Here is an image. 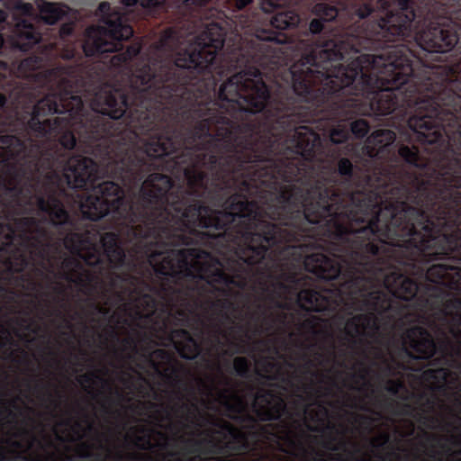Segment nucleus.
Masks as SVG:
<instances>
[{"label": "nucleus", "mask_w": 461, "mask_h": 461, "mask_svg": "<svg viewBox=\"0 0 461 461\" xmlns=\"http://www.w3.org/2000/svg\"><path fill=\"white\" fill-rule=\"evenodd\" d=\"M300 18L236 35L207 23L170 57L128 68L124 18L85 30V57L57 65V147L82 146L126 185L181 175L220 209L301 233L461 197V78L365 22Z\"/></svg>", "instance_id": "f257e3e1"}, {"label": "nucleus", "mask_w": 461, "mask_h": 461, "mask_svg": "<svg viewBox=\"0 0 461 461\" xmlns=\"http://www.w3.org/2000/svg\"><path fill=\"white\" fill-rule=\"evenodd\" d=\"M43 182L36 196V214L64 236L74 257L61 262L59 277L93 294L108 279L115 291L122 284L142 285L140 320L164 332L181 358L192 361L201 353L203 339L209 350L227 336L220 323L191 315L195 294L251 283L261 287L265 300L289 310L279 300L297 295L310 276L286 248L303 246V233L250 214L221 208L173 189L167 174H149L126 185L112 168L62 149L43 153Z\"/></svg>", "instance_id": "f03ea898"}, {"label": "nucleus", "mask_w": 461, "mask_h": 461, "mask_svg": "<svg viewBox=\"0 0 461 461\" xmlns=\"http://www.w3.org/2000/svg\"><path fill=\"white\" fill-rule=\"evenodd\" d=\"M382 214L306 232L303 245L285 249L300 268L330 284L318 290L310 278L300 286V312H367L345 321L344 334L354 345L378 331L377 316L395 312L393 298L418 302L426 288L461 294V197L412 209L390 207Z\"/></svg>", "instance_id": "7ed1b4c3"}, {"label": "nucleus", "mask_w": 461, "mask_h": 461, "mask_svg": "<svg viewBox=\"0 0 461 461\" xmlns=\"http://www.w3.org/2000/svg\"><path fill=\"white\" fill-rule=\"evenodd\" d=\"M48 147H0V262L11 275L50 259V231L35 217V197L40 194L42 153Z\"/></svg>", "instance_id": "20e7f679"}, {"label": "nucleus", "mask_w": 461, "mask_h": 461, "mask_svg": "<svg viewBox=\"0 0 461 461\" xmlns=\"http://www.w3.org/2000/svg\"><path fill=\"white\" fill-rule=\"evenodd\" d=\"M348 14L461 78V0H354Z\"/></svg>", "instance_id": "39448f33"}, {"label": "nucleus", "mask_w": 461, "mask_h": 461, "mask_svg": "<svg viewBox=\"0 0 461 461\" xmlns=\"http://www.w3.org/2000/svg\"><path fill=\"white\" fill-rule=\"evenodd\" d=\"M407 303L425 326L413 325L402 332L396 356L384 372L396 375L398 371H419L414 362L431 361L440 367L427 369L422 375L428 381H443L447 375L445 367L461 369V300H447L445 292L425 288L418 302Z\"/></svg>", "instance_id": "423d86ee"}, {"label": "nucleus", "mask_w": 461, "mask_h": 461, "mask_svg": "<svg viewBox=\"0 0 461 461\" xmlns=\"http://www.w3.org/2000/svg\"><path fill=\"white\" fill-rule=\"evenodd\" d=\"M255 416L262 422L276 421L287 430L289 436L293 435L291 426L282 418L288 414L285 399L271 389L259 388L255 392L254 403H252Z\"/></svg>", "instance_id": "0eeeda50"}, {"label": "nucleus", "mask_w": 461, "mask_h": 461, "mask_svg": "<svg viewBox=\"0 0 461 461\" xmlns=\"http://www.w3.org/2000/svg\"><path fill=\"white\" fill-rule=\"evenodd\" d=\"M214 427L219 429H214L213 433L216 435H221L222 433L231 437L232 441L234 442H226L224 445H221L214 440L212 438H209L206 439H187L185 440V444H186V451L187 454H195L201 453V447L203 444H208L210 446V449L207 450L206 453L210 454H221L225 449L233 452H240L246 449V443L243 440L242 435L237 430V429L232 426L228 421L224 420H214Z\"/></svg>", "instance_id": "6e6552de"}, {"label": "nucleus", "mask_w": 461, "mask_h": 461, "mask_svg": "<svg viewBox=\"0 0 461 461\" xmlns=\"http://www.w3.org/2000/svg\"><path fill=\"white\" fill-rule=\"evenodd\" d=\"M224 385L227 387L219 390L217 393V398H219L220 403L226 410V415L228 418L237 421H253L252 416L244 413L245 402L236 391L230 387V381L228 378L223 379Z\"/></svg>", "instance_id": "1a4fd4ad"}, {"label": "nucleus", "mask_w": 461, "mask_h": 461, "mask_svg": "<svg viewBox=\"0 0 461 461\" xmlns=\"http://www.w3.org/2000/svg\"><path fill=\"white\" fill-rule=\"evenodd\" d=\"M152 357L160 359L162 361H169L170 355L165 349H156L152 351V354L149 356V364L151 366L152 370L156 371L159 376L165 378L166 380L172 381H179L180 375V367L176 365H171L168 368L162 370L160 368L159 362L152 359Z\"/></svg>", "instance_id": "9d476101"}, {"label": "nucleus", "mask_w": 461, "mask_h": 461, "mask_svg": "<svg viewBox=\"0 0 461 461\" xmlns=\"http://www.w3.org/2000/svg\"><path fill=\"white\" fill-rule=\"evenodd\" d=\"M36 6L40 18L47 24L53 25L67 14V11L59 3L39 0L36 2Z\"/></svg>", "instance_id": "9b49d317"}, {"label": "nucleus", "mask_w": 461, "mask_h": 461, "mask_svg": "<svg viewBox=\"0 0 461 461\" xmlns=\"http://www.w3.org/2000/svg\"><path fill=\"white\" fill-rule=\"evenodd\" d=\"M40 41V32L34 27L29 25L19 31L14 41V48L21 52H27L38 45Z\"/></svg>", "instance_id": "f8f14e48"}, {"label": "nucleus", "mask_w": 461, "mask_h": 461, "mask_svg": "<svg viewBox=\"0 0 461 461\" xmlns=\"http://www.w3.org/2000/svg\"><path fill=\"white\" fill-rule=\"evenodd\" d=\"M261 366L265 374H259V376L267 382L281 381L287 384H290V380L283 375L282 368L277 362L271 360L269 357H265L261 361Z\"/></svg>", "instance_id": "ddd939ff"}, {"label": "nucleus", "mask_w": 461, "mask_h": 461, "mask_svg": "<svg viewBox=\"0 0 461 461\" xmlns=\"http://www.w3.org/2000/svg\"><path fill=\"white\" fill-rule=\"evenodd\" d=\"M258 312L249 313V320L253 321L255 323H258V321H262L265 324H268L269 328L268 330L272 329V324L275 322V319L271 318L267 314V309L262 304L258 303L257 304ZM262 333V328L258 326V324H255L254 327V334L259 335Z\"/></svg>", "instance_id": "4468645a"}, {"label": "nucleus", "mask_w": 461, "mask_h": 461, "mask_svg": "<svg viewBox=\"0 0 461 461\" xmlns=\"http://www.w3.org/2000/svg\"><path fill=\"white\" fill-rule=\"evenodd\" d=\"M229 368H231L232 373L240 379L250 378V361L244 357H236L232 359V366H230V362H227Z\"/></svg>", "instance_id": "2eb2a0df"}, {"label": "nucleus", "mask_w": 461, "mask_h": 461, "mask_svg": "<svg viewBox=\"0 0 461 461\" xmlns=\"http://www.w3.org/2000/svg\"><path fill=\"white\" fill-rule=\"evenodd\" d=\"M348 130L357 140H362L370 131V124L362 118L348 121Z\"/></svg>", "instance_id": "dca6fc26"}, {"label": "nucleus", "mask_w": 461, "mask_h": 461, "mask_svg": "<svg viewBox=\"0 0 461 461\" xmlns=\"http://www.w3.org/2000/svg\"><path fill=\"white\" fill-rule=\"evenodd\" d=\"M425 438H427V439L429 441H438V445H439V447H441V448L447 450V452H450V447L446 445V443H441L440 442L441 440L447 441V443H449L450 445H452L454 447H461V436H456V435L452 434L447 438H444V437L439 438L436 435H432V434H429V433L425 432Z\"/></svg>", "instance_id": "f3484780"}, {"label": "nucleus", "mask_w": 461, "mask_h": 461, "mask_svg": "<svg viewBox=\"0 0 461 461\" xmlns=\"http://www.w3.org/2000/svg\"><path fill=\"white\" fill-rule=\"evenodd\" d=\"M417 415H418V419H420V420H424V424H428V427L429 428H433L434 425L438 424V425H441V429L442 430H447L449 429H455V427L453 426V423L451 421H445L444 424H442L440 422V420L438 418V416H434V415H428L425 413V411L422 410L421 412H417Z\"/></svg>", "instance_id": "a211bd4d"}, {"label": "nucleus", "mask_w": 461, "mask_h": 461, "mask_svg": "<svg viewBox=\"0 0 461 461\" xmlns=\"http://www.w3.org/2000/svg\"><path fill=\"white\" fill-rule=\"evenodd\" d=\"M209 305L210 309L212 310L219 309L220 315H221V318H223L224 321L232 322L230 315H228V313L224 312L226 310L233 308V303L230 301H229L228 299H217L215 301H210Z\"/></svg>", "instance_id": "6ab92c4d"}, {"label": "nucleus", "mask_w": 461, "mask_h": 461, "mask_svg": "<svg viewBox=\"0 0 461 461\" xmlns=\"http://www.w3.org/2000/svg\"><path fill=\"white\" fill-rule=\"evenodd\" d=\"M302 357L303 361H304V364H303V370H304V373L310 374L312 377H316L318 375V372L313 371L312 369L315 368L316 366L321 365L322 354L315 352V360L310 358V357L305 354H303Z\"/></svg>", "instance_id": "aec40b11"}, {"label": "nucleus", "mask_w": 461, "mask_h": 461, "mask_svg": "<svg viewBox=\"0 0 461 461\" xmlns=\"http://www.w3.org/2000/svg\"><path fill=\"white\" fill-rule=\"evenodd\" d=\"M320 321V317L312 315L309 318L304 319V321L299 322L297 326H299V330H306L313 336H318L322 332L316 329Z\"/></svg>", "instance_id": "412c9836"}, {"label": "nucleus", "mask_w": 461, "mask_h": 461, "mask_svg": "<svg viewBox=\"0 0 461 461\" xmlns=\"http://www.w3.org/2000/svg\"><path fill=\"white\" fill-rule=\"evenodd\" d=\"M175 45V33L168 30L162 35L161 40L158 41V48L161 50L173 52V46Z\"/></svg>", "instance_id": "4be33fe9"}, {"label": "nucleus", "mask_w": 461, "mask_h": 461, "mask_svg": "<svg viewBox=\"0 0 461 461\" xmlns=\"http://www.w3.org/2000/svg\"><path fill=\"white\" fill-rule=\"evenodd\" d=\"M108 336L111 337V339L115 341L122 342V344H123L124 347H130V348H133V350H137V348L135 347L134 338L128 336V337L121 339L120 335H118L117 330L113 326H109Z\"/></svg>", "instance_id": "5701e85b"}, {"label": "nucleus", "mask_w": 461, "mask_h": 461, "mask_svg": "<svg viewBox=\"0 0 461 461\" xmlns=\"http://www.w3.org/2000/svg\"><path fill=\"white\" fill-rule=\"evenodd\" d=\"M390 406L393 408H396L394 411H393V414L394 415H402V416H409V417H415V409L412 408V406L409 403H398V402H390Z\"/></svg>", "instance_id": "b1692460"}, {"label": "nucleus", "mask_w": 461, "mask_h": 461, "mask_svg": "<svg viewBox=\"0 0 461 461\" xmlns=\"http://www.w3.org/2000/svg\"><path fill=\"white\" fill-rule=\"evenodd\" d=\"M388 443H390V434L384 432L380 434L379 438L370 439L369 445L374 451H378L383 449Z\"/></svg>", "instance_id": "393cba45"}, {"label": "nucleus", "mask_w": 461, "mask_h": 461, "mask_svg": "<svg viewBox=\"0 0 461 461\" xmlns=\"http://www.w3.org/2000/svg\"><path fill=\"white\" fill-rule=\"evenodd\" d=\"M95 380H98L99 382L104 384V385H109L107 381H105L104 378H102V376L97 375V373L95 371H92L90 373H85V374L79 375V378H78V382L81 384H93V382Z\"/></svg>", "instance_id": "a878e982"}, {"label": "nucleus", "mask_w": 461, "mask_h": 461, "mask_svg": "<svg viewBox=\"0 0 461 461\" xmlns=\"http://www.w3.org/2000/svg\"><path fill=\"white\" fill-rule=\"evenodd\" d=\"M402 388L403 384L399 380L387 379L386 384H384V390H386L387 393L391 394L392 396H397Z\"/></svg>", "instance_id": "bb28decb"}, {"label": "nucleus", "mask_w": 461, "mask_h": 461, "mask_svg": "<svg viewBox=\"0 0 461 461\" xmlns=\"http://www.w3.org/2000/svg\"><path fill=\"white\" fill-rule=\"evenodd\" d=\"M41 59L37 56H30L27 59L21 61V65H19V68L23 70H35L40 67Z\"/></svg>", "instance_id": "cd10ccee"}, {"label": "nucleus", "mask_w": 461, "mask_h": 461, "mask_svg": "<svg viewBox=\"0 0 461 461\" xmlns=\"http://www.w3.org/2000/svg\"><path fill=\"white\" fill-rule=\"evenodd\" d=\"M11 343L12 338L10 337L9 330L5 325L0 323V350Z\"/></svg>", "instance_id": "c85d7f7f"}, {"label": "nucleus", "mask_w": 461, "mask_h": 461, "mask_svg": "<svg viewBox=\"0 0 461 461\" xmlns=\"http://www.w3.org/2000/svg\"><path fill=\"white\" fill-rule=\"evenodd\" d=\"M176 397H178L179 402L176 403V405L172 406V407L167 405L166 406V412H167V414L169 415L170 411L178 412V411H190V406L188 404H186V403L182 402V395L176 394Z\"/></svg>", "instance_id": "c756f323"}, {"label": "nucleus", "mask_w": 461, "mask_h": 461, "mask_svg": "<svg viewBox=\"0 0 461 461\" xmlns=\"http://www.w3.org/2000/svg\"><path fill=\"white\" fill-rule=\"evenodd\" d=\"M16 458L21 459L22 461H50L49 459H43V458H31L22 456L20 453L16 455ZM51 461H72V457L66 456L65 458L60 459H53Z\"/></svg>", "instance_id": "7c9ffc66"}, {"label": "nucleus", "mask_w": 461, "mask_h": 461, "mask_svg": "<svg viewBox=\"0 0 461 461\" xmlns=\"http://www.w3.org/2000/svg\"><path fill=\"white\" fill-rule=\"evenodd\" d=\"M91 308L92 310H94L95 312L104 315V316H106L110 313V309L105 307V306H101L97 303H95V302H92L91 303Z\"/></svg>", "instance_id": "2f4dec72"}, {"label": "nucleus", "mask_w": 461, "mask_h": 461, "mask_svg": "<svg viewBox=\"0 0 461 461\" xmlns=\"http://www.w3.org/2000/svg\"><path fill=\"white\" fill-rule=\"evenodd\" d=\"M232 6L236 7L237 10H241L252 3V0H230Z\"/></svg>", "instance_id": "473e14b6"}, {"label": "nucleus", "mask_w": 461, "mask_h": 461, "mask_svg": "<svg viewBox=\"0 0 461 461\" xmlns=\"http://www.w3.org/2000/svg\"><path fill=\"white\" fill-rule=\"evenodd\" d=\"M231 329H235V330H239V332L242 333V335H244V337L249 339V336L248 335V331L249 330V325H242L240 323H236V324L232 325Z\"/></svg>", "instance_id": "72a5a7b5"}, {"label": "nucleus", "mask_w": 461, "mask_h": 461, "mask_svg": "<svg viewBox=\"0 0 461 461\" xmlns=\"http://www.w3.org/2000/svg\"><path fill=\"white\" fill-rule=\"evenodd\" d=\"M435 400L434 396L425 398L424 407L427 408V412L433 411V409L435 408Z\"/></svg>", "instance_id": "f704fd0d"}, {"label": "nucleus", "mask_w": 461, "mask_h": 461, "mask_svg": "<svg viewBox=\"0 0 461 461\" xmlns=\"http://www.w3.org/2000/svg\"><path fill=\"white\" fill-rule=\"evenodd\" d=\"M288 316H290L292 320L294 319V313L289 314L285 312H282L281 313H279V315H277V321L281 322V324H285Z\"/></svg>", "instance_id": "c9c22d12"}, {"label": "nucleus", "mask_w": 461, "mask_h": 461, "mask_svg": "<svg viewBox=\"0 0 461 461\" xmlns=\"http://www.w3.org/2000/svg\"><path fill=\"white\" fill-rule=\"evenodd\" d=\"M11 408L17 409V405H15L14 400L10 401L8 406H4V410H5L6 414H8V416L14 417Z\"/></svg>", "instance_id": "e433bc0d"}, {"label": "nucleus", "mask_w": 461, "mask_h": 461, "mask_svg": "<svg viewBox=\"0 0 461 461\" xmlns=\"http://www.w3.org/2000/svg\"><path fill=\"white\" fill-rule=\"evenodd\" d=\"M72 27H70L69 25H63V27L59 29V33H61V35L63 36H69L72 34Z\"/></svg>", "instance_id": "4c0bfd02"}, {"label": "nucleus", "mask_w": 461, "mask_h": 461, "mask_svg": "<svg viewBox=\"0 0 461 461\" xmlns=\"http://www.w3.org/2000/svg\"><path fill=\"white\" fill-rule=\"evenodd\" d=\"M231 345L232 347H234V348H236V350H234V353L241 354L246 352L245 348L242 346V344L239 342H231Z\"/></svg>", "instance_id": "58836bf2"}, {"label": "nucleus", "mask_w": 461, "mask_h": 461, "mask_svg": "<svg viewBox=\"0 0 461 461\" xmlns=\"http://www.w3.org/2000/svg\"><path fill=\"white\" fill-rule=\"evenodd\" d=\"M82 447H84L85 452L79 454V457H81V458H88V457L92 456V453L87 451L89 449V446L88 445L84 443V444H82Z\"/></svg>", "instance_id": "ea45409f"}, {"label": "nucleus", "mask_w": 461, "mask_h": 461, "mask_svg": "<svg viewBox=\"0 0 461 461\" xmlns=\"http://www.w3.org/2000/svg\"><path fill=\"white\" fill-rule=\"evenodd\" d=\"M130 458L135 460V461H146V460H149V457L146 456H142V455H136V454H131L130 455Z\"/></svg>", "instance_id": "a19ab883"}, {"label": "nucleus", "mask_w": 461, "mask_h": 461, "mask_svg": "<svg viewBox=\"0 0 461 461\" xmlns=\"http://www.w3.org/2000/svg\"><path fill=\"white\" fill-rule=\"evenodd\" d=\"M121 2H122V5H123L127 7H131L135 5H137L138 0H121Z\"/></svg>", "instance_id": "79ce46f5"}, {"label": "nucleus", "mask_w": 461, "mask_h": 461, "mask_svg": "<svg viewBox=\"0 0 461 461\" xmlns=\"http://www.w3.org/2000/svg\"><path fill=\"white\" fill-rule=\"evenodd\" d=\"M21 6H23V8H25L26 10L29 8H32V5H30V4H22L18 1H14V9H19Z\"/></svg>", "instance_id": "37998d69"}, {"label": "nucleus", "mask_w": 461, "mask_h": 461, "mask_svg": "<svg viewBox=\"0 0 461 461\" xmlns=\"http://www.w3.org/2000/svg\"><path fill=\"white\" fill-rule=\"evenodd\" d=\"M7 98L5 94L0 93V110H2L6 105Z\"/></svg>", "instance_id": "c03bdc74"}, {"label": "nucleus", "mask_w": 461, "mask_h": 461, "mask_svg": "<svg viewBox=\"0 0 461 461\" xmlns=\"http://www.w3.org/2000/svg\"><path fill=\"white\" fill-rule=\"evenodd\" d=\"M7 18V13L4 9L0 8V23H5Z\"/></svg>", "instance_id": "a18cd8bd"}, {"label": "nucleus", "mask_w": 461, "mask_h": 461, "mask_svg": "<svg viewBox=\"0 0 461 461\" xmlns=\"http://www.w3.org/2000/svg\"><path fill=\"white\" fill-rule=\"evenodd\" d=\"M113 295L117 302H122V300H124V295L121 292H114Z\"/></svg>", "instance_id": "49530a36"}, {"label": "nucleus", "mask_w": 461, "mask_h": 461, "mask_svg": "<svg viewBox=\"0 0 461 461\" xmlns=\"http://www.w3.org/2000/svg\"><path fill=\"white\" fill-rule=\"evenodd\" d=\"M0 293L1 294H6V293L13 294V292L10 291L8 288H6V286H5V285H0Z\"/></svg>", "instance_id": "de8ad7c7"}, {"label": "nucleus", "mask_w": 461, "mask_h": 461, "mask_svg": "<svg viewBox=\"0 0 461 461\" xmlns=\"http://www.w3.org/2000/svg\"><path fill=\"white\" fill-rule=\"evenodd\" d=\"M366 374H367V369L365 368L364 373L357 375V377H359L360 380H364L365 381Z\"/></svg>", "instance_id": "09e8293b"}, {"label": "nucleus", "mask_w": 461, "mask_h": 461, "mask_svg": "<svg viewBox=\"0 0 461 461\" xmlns=\"http://www.w3.org/2000/svg\"><path fill=\"white\" fill-rule=\"evenodd\" d=\"M326 447L333 451H338L339 449V447L331 446L330 443H327Z\"/></svg>", "instance_id": "8fccbe9b"}, {"label": "nucleus", "mask_w": 461, "mask_h": 461, "mask_svg": "<svg viewBox=\"0 0 461 461\" xmlns=\"http://www.w3.org/2000/svg\"><path fill=\"white\" fill-rule=\"evenodd\" d=\"M451 293H456V294H460V295H461V294H460V293H458V292H456V291H455V290H447V294H449V295H447V298H449V299H450V298H458L457 296H450V294H451ZM459 299L461 300V298H460V297H459Z\"/></svg>", "instance_id": "3c124183"}, {"label": "nucleus", "mask_w": 461, "mask_h": 461, "mask_svg": "<svg viewBox=\"0 0 461 461\" xmlns=\"http://www.w3.org/2000/svg\"><path fill=\"white\" fill-rule=\"evenodd\" d=\"M12 446H14L16 448L22 447V444L19 441H14L12 442Z\"/></svg>", "instance_id": "603ef678"}, {"label": "nucleus", "mask_w": 461, "mask_h": 461, "mask_svg": "<svg viewBox=\"0 0 461 461\" xmlns=\"http://www.w3.org/2000/svg\"><path fill=\"white\" fill-rule=\"evenodd\" d=\"M116 322L117 323H121L122 322L123 324H127V320L126 319L122 320L121 317H117Z\"/></svg>", "instance_id": "864d4df0"}, {"label": "nucleus", "mask_w": 461, "mask_h": 461, "mask_svg": "<svg viewBox=\"0 0 461 461\" xmlns=\"http://www.w3.org/2000/svg\"><path fill=\"white\" fill-rule=\"evenodd\" d=\"M99 8H101V10H104V8H109V4L108 3H101V5H99Z\"/></svg>", "instance_id": "5fc2aeb1"}, {"label": "nucleus", "mask_w": 461, "mask_h": 461, "mask_svg": "<svg viewBox=\"0 0 461 461\" xmlns=\"http://www.w3.org/2000/svg\"><path fill=\"white\" fill-rule=\"evenodd\" d=\"M319 408H320V411H322V413L327 414V409L323 405L320 404Z\"/></svg>", "instance_id": "6e6d98bb"}, {"label": "nucleus", "mask_w": 461, "mask_h": 461, "mask_svg": "<svg viewBox=\"0 0 461 461\" xmlns=\"http://www.w3.org/2000/svg\"><path fill=\"white\" fill-rule=\"evenodd\" d=\"M6 460V455H5V453H0V461H5Z\"/></svg>", "instance_id": "4d7b16f0"}, {"label": "nucleus", "mask_w": 461, "mask_h": 461, "mask_svg": "<svg viewBox=\"0 0 461 461\" xmlns=\"http://www.w3.org/2000/svg\"><path fill=\"white\" fill-rule=\"evenodd\" d=\"M294 428H299L300 427V421L297 420H294Z\"/></svg>", "instance_id": "13d9d810"}, {"label": "nucleus", "mask_w": 461, "mask_h": 461, "mask_svg": "<svg viewBox=\"0 0 461 461\" xmlns=\"http://www.w3.org/2000/svg\"><path fill=\"white\" fill-rule=\"evenodd\" d=\"M322 333L326 334V337H327V338H329V339H332V335H330V332H328V331H324V332H322Z\"/></svg>", "instance_id": "bf43d9fd"}, {"label": "nucleus", "mask_w": 461, "mask_h": 461, "mask_svg": "<svg viewBox=\"0 0 461 461\" xmlns=\"http://www.w3.org/2000/svg\"><path fill=\"white\" fill-rule=\"evenodd\" d=\"M362 419H364V420L366 421L367 423H370V418H368L367 416H364L362 417Z\"/></svg>", "instance_id": "052dcab7"}, {"label": "nucleus", "mask_w": 461, "mask_h": 461, "mask_svg": "<svg viewBox=\"0 0 461 461\" xmlns=\"http://www.w3.org/2000/svg\"><path fill=\"white\" fill-rule=\"evenodd\" d=\"M286 366H287V367H289V368H292V367H294V364H292L291 362H286Z\"/></svg>", "instance_id": "680f3d73"}, {"label": "nucleus", "mask_w": 461, "mask_h": 461, "mask_svg": "<svg viewBox=\"0 0 461 461\" xmlns=\"http://www.w3.org/2000/svg\"><path fill=\"white\" fill-rule=\"evenodd\" d=\"M117 459H119V461H122V455L121 453L117 454Z\"/></svg>", "instance_id": "e2e57ef3"}, {"label": "nucleus", "mask_w": 461, "mask_h": 461, "mask_svg": "<svg viewBox=\"0 0 461 461\" xmlns=\"http://www.w3.org/2000/svg\"><path fill=\"white\" fill-rule=\"evenodd\" d=\"M456 456H461V448L457 449L456 452H455Z\"/></svg>", "instance_id": "0e129e2a"}, {"label": "nucleus", "mask_w": 461, "mask_h": 461, "mask_svg": "<svg viewBox=\"0 0 461 461\" xmlns=\"http://www.w3.org/2000/svg\"><path fill=\"white\" fill-rule=\"evenodd\" d=\"M362 461H371V459L368 457H364V458H362Z\"/></svg>", "instance_id": "69168bd1"}, {"label": "nucleus", "mask_w": 461, "mask_h": 461, "mask_svg": "<svg viewBox=\"0 0 461 461\" xmlns=\"http://www.w3.org/2000/svg\"><path fill=\"white\" fill-rule=\"evenodd\" d=\"M312 461H326V460L323 458H320V459H312Z\"/></svg>", "instance_id": "338daca9"}, {"label": "nucleus", "mask_w": 461, "mask_h": 461, "mask_svg": "<svg viewBox=\"0 0 461 461\" xmlns=\"http://www.w3.org/2000/svg\"><path fill=\"white\" fill-rule=\"evenodd\" d=\"M217 461H228V460L225 458H217Z\"/></svg>", "instance_id": "774afa93"}]
</instances>
